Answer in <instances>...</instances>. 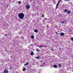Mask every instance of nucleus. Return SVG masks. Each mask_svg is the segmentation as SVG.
I'll list each match as a JSON object with an SVG mask.
<instances>
[{
  "instance_id": "obj_1",
  "label": "nucleus",
  "mask_w": 73,
  "mask_h": 73,
  "mask_svg": "<svg viewBox=\"0 0 73 73\" xmlns=\"http://www.w3.org/2000/svg\"><path fill=\"white\" fill-rule=\"evenodd\" d=\"M18 17L20 19H23L24 17V13H21L18 14Z\"/></svg>"
},
{
  "instance_id": "obj_2",
  "label": "nucleus",
  "mask_w": 73,
  "mask_h": 73,
  "mask_svg": "<svg viewBox=\"0 0 73 73\" xmlns=\"http://www.w3.org/2000/svg\"><path fill=\"white\" fill-rule=\"evenodd\" d=\"M61 0H60L58 2V3H57L56 5V8H58V4H59L60 3V2H61Z\"/></svg>"
},
{
  "instance_id": "obj_3",
  "label": "nucleus",
  "mask_w": 73,
  "mask_h": 73,
  "mask_svg": "<svg viewBox=\"0 0 73 73\" xmlns=\"http://www.w3.org/2000/svg\"><path fill=\"white\" fill-rule=\"evenodd\" d=\"M30 8V6L29 5H27L26 6V9H27Z\"/></svg>"
},
{
  "instance_id": "obj_4",
  "label": "nucleus",
  "mask_w": 73,
  "mask_h": 73,
  "mask_svg": "<svg viewBox=\"0 0 73 73\" xmlns=\"http://www.w3.org/2000/svg\"><path fill=\"white\" fill-rule=\"evenodd\" d=\"M4 72L5 73H8V70L7 69H5L4 70Z\"/></svg>"
},
{
  "instance_id": "obj_5",
  "label": "nucleus",
  "mask_w": 73,
  "mask_h": 73,
  "mask_svg": "<svg viewBox=\"0 0 73 73\" xmlns=\"http://www.w3.org/2000/svg\"><path fill=\"white\" fill-rule=\"evenodd\" d=\"M30 55L31 56H33V55H34V53H33V52H31V54H30Z\"/></svg>"
},
{
  "instance_id": "obj_6",
  "label": "nucleus",
  "mask_w": 73,
  "mask_h": 73,
  "mask_svg": "<svg viewBox=\"0 0 73 73\" xmlns=\"http://www.w3.org/2000/svg\"><path fill=\"white\" fill-rule=\"evenodd\" d=\"M60 36H64V33H60Z\"/></svg>"
},
{
  "instance_id": "obj_7",
  "label": "nucleus",
  "mask_w": 73,
  "mask_h": 73,
  "mask_svg": "<svg viewBox=\"0 0 73 73\" xmlns=\"http://www.w3.org/2000/svg\"><path fill=\"white\" fill-rule=\"evenodd\" d=\"M28 64H29V62H27L26 64H24V66H25V65H28Z\"/></svg>"
},
{
  "instance_id": "obj_8",
  "label": "nucleus",
  "mask_w": 73,
  "mask_h": 73,
  "mask_svg": "<svg viewBox=\"0 0 73 73\" xmlns=\"http://www.w3.org/2000/svg\"><path fill=\"white\" fill-rule=\"evenodd\" d=\"M54 68H57V66L56 65H54Z\"/></svg>"
},
{
  "instance_id": "obj_9",
  "label": "nucleus",
  "mask_w": 73,
  "mask_h": 73,
  "mask_svg": "<svg viewBox=\"0 0 73 73\" xmlns=\"http://www.w3.org/2000/svg\"><path fill=\"white\" fill-rule=\"evenodd\" d=\"M31 37L32 39H33L35 38V37L33 35H31Z\"/></svg>"
},
{
  "instance_id": "obj_10",
  "label": "nucleus",
  "mask_w": 73,
  "mask_h": 73,
  "mask_svg": "<svg viewBox=\"0 0 73 73\" xmlns=\"http://www.w3.org/2000/svg\"><path fill=\"white\" fill-rule=\"evenodd\" d=\"M34 32H35V33H37V32H38V30L37 29L35 30H34Z\"/></svg>"
},
{
  "instance_id": "obj_11",
  "label": "nucleus",
  "mask_w": 73,
  "mask_h": 73,
  "mask_svg": "<svg viewBox=\"0 0 73 73\" xmlns=\"http://www.w3.org/2000/svg\"><path fill=\"white\" fill-rule=\"evenodd\" d=\"M71 12V11H68V12H67V13H68V14H69V13H70Z\"/></svg>"
},
{
  "instance_id": "obj_12",
  "label": "nucleus",
  "mask_w": 73,
  "mask_h": 73,
  "mask_svg": "<svg viewBox=\"0 0 73 73\" xmlns=\"http://www.w3.org/2000/svg\"><path fill=\"white\" fill-rule=\"evenodd\" d=\"M36 50L37 52H40V50L38 49V48H37L36 49Z\"/></svg>"
},
{
  "instance_id": "obj_13",
  "label": "nucleus",
  "mask_w": 73,
  "mask_h": 73,
  "mask_svg": "<svg viewBox=\"0 0 73 73\" xmlns=\"http://www.w3.org/2000/svg\"><path fill=\"white\" fill-rule=\"evenodd\" d=\"M26 69V68H24L23 69V71H25V70Z\"/></svg>"
},
{
  "instance_id": "obj_14",
  "label": "nucleus",
  "mask_w": 73,
  "mask_h": 73,
  "mask_svg": "<svg viewBox=\"0 0 73 73\" xmlns=\"http://www.w3.org/2000/svg\"><path fill=\"white\" fill-rule=\"evenodd\" d=\"M58 66H59V67H61V64H59L58 65Z\"/></svg>"
},
{
  "instance_id": "obj_15",
  "label": "nucleus",
  "mask_w": 73,
  "mask_h": 73,
  "mask_svg": "<svg viewBox=\"0 0 73 73\" xmlns=\"http://www.w3.org/2000/svg\"><path fill=\"white\" fill-rule=\"evenodd\" d=\"M21 1H19L18 2V4H21Z\"/></svg>"
},
{
  "instance_id": "obj_16",
  "label": "nucleus",
  "mask_w": 73,
  "mask_h": 73,
  "mask_svg": "<svg viewBox=\"0 0 73 73\" xmlns=\"http://www.w3.org/2000/svg\"><path fill=\"white\" fill-rule=\"evenodd\" d=\"M64 12H67V9H66L65 10Z\"/></svg>"
},
{
  "instance_id": "obj_17",
  "label": "nucleus",
  "mask_w": 73,
  "mask_h": 73,
  "mask_svg": "<svg viewBox=\"0 0 73 73\" xmlns=\"http://www.w3.org/2000/svg\"><path fill=\"white\" fill-rule=\"evenodd\" d=\"M39 58L40 57H39V56L37 57H36V58H37V59H39Z\"/></svg>"
},
{
  "instance_id": "obj_18",
  "label": "nucleus",
  "mask_w": 73,
  "mask_h": 73,
  "mask_svg": "<svg viewBox=\"0 0 73 73\" xmlns=\"http://www.w3.org/2000/svg\"><path fill=\"white\" fill-rule=\"evenodd\" d=\"M54 48H52L51 49V50H54Z\"/></svg>"
},
{
  "instance_id": "obj_19",
  "label": "nucleus",
  "mask_w": 73,
  "mask_h": 73,
  "mask_svg": "<svg viewBox=\"0 0 73 73\" xmlns=\"http://www.w3.org/2000/svg\"><path fill=\"white\" fill-rule=\"evenodd\" d=\"M64 1H70V0H64Z\"/></svg>"
},
{
  "instance_id": "obj_20",
  "label": "nucleus",
  "mask_w": 73,
  "mask_h": 73,
  "mask_svg": "<svg viewBox=\"0 0 73 73\" xmlns=\"http://www.w3.org/2000/svg\"><path fill=\"white\" fill-rule=\"evenodd\" d=\"M71 40L72 41H73V37H72V38H71Z\"/></svg>"
},
{
  "instance_id": "obj_21",
  "label": "nucleus",
  "mask_w": 73,
  "mask_h": 73,
  "mask_svg": "<svg viewBox=\"0 0 73 73\" xmlns=\"http://www.w3.org/2000/svg\"><path fill=\"white\" fill-rule=\"evenodd\" d=\"M39 48H43V46H40Z\"/></svg>"
},
{
  "instance_id": "obj_22",
  "label": "nucleus",
  "mask_w": 73,
  "mask_h": 73,
  "mask_svg": "<svg viewBox=\"0 0 73 73\" xmlns=\"http://www.w3.org/2000/svg\"><path fill=\"white\" fill-rule=\"evenodd\" d=\"M64 21H63L61 23V24H64Z\"/></svg>"
},
{
  "instance_id": "obj_23",
  "label": "nucleus",
  "mask_w": 73,
  "mask_h": 73,
  "mask_svg": "<svg viewBox=\"0 0 73 73\" xmlns=\"http://www.w3.org/2000/svg\"><path fill=\"white\" fill-rule=\"evenodd\" d=\"M42 17H44V15H42Z\"/></svg>"
},
{
  "instance_id": "obj_24",
  "label": "nucleus",
  "mask_w": 73,
  "mask_h": 73,
  "mask_svg": "<svg viewBox=\"0 0 73 73\" xmlns=\"http://www.w3.org/2000/svg\"><path fill=\"white\" fill-rule=\"evenodd\" d=\"M12 69V67H10V70H11Z\"/></svg>"
},
{
  "instance_id": "obj_25",
  "label": "nucleus",
  "mask_w": 73,
  "mask_h": 73,
  "mask_svg": "<svg viewBox=\"0 0 73 73\" xmlns=\"http://www.w3.org/2000/svg\"><path fill=\"white\" fill-rule=\"evenodd\" d=\"M5 36H7V34H6L5 35Z\"/></svg>"
},
{
  "instance_id": "obj_26",
  "label": "nucleus",
  "mask_w": 73,
  "mask_h": 73,
  "mask_svg": "<svg viewBox=\"0 0 73 73\" xmlns=\"http://www.w3.org/2000/svg\"><path fill=\"white\" fill-rule=\"evenodd\" d=\"M56 33V34H57V35L58 34L57 33Z\"/></svg>"
},
{
  "instance_id": "obj_27",
  "label": "nucleus",
  "mask_w": 73,
  "mask_h": 73,
  "mask_svg": "<svg viewBox=\"0 0 73 73\" xmlns=\"http://www.w3.org/2000/svg\"><path fill=\"white\" fill-rule=\"evenodd\" d=\"M47 28H48V27H47Z\"/></svg>"
},
{
  "instance_id": "obj_28",
  "label": "nucleus",
  "mask_w": 73,
  "mask_h": 73,
  "mask_svg": "<svg viewBox=\"0 0 73 73\" xmlns=\"http://www.w3.org/2000/svg\"><path fill=\"white\" fill-rule=\"evenodd\" d=\"M7 50H6V52H7Z\"/></svg>"
}]
</instances>
